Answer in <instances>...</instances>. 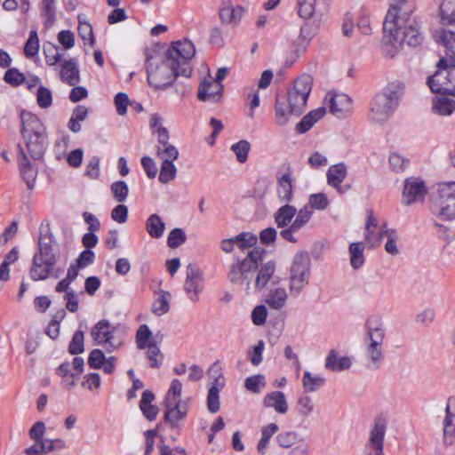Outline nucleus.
I'll return each instance as SVG.
<instances>
[{"label": "nucleus", "mask_w": 455, "mask_h": 455, "mask_svg": "<svg viewBox=\"0 0 455 455\" xmlns=\"http://www.w3.org/2000/svg\"><path fill=\"white\" fill-rule=\"evenodd\" d=\"M195 53V45L188 39L173 43L164 55L147 52L148 84L155 89H164L177 76L188 78L192 74L189 60Z\"/></svg>", "instance_id": "f257e3e1"}, {"label": "nucleus", "mask_w": 455, "mask_h": 455, "mask_svg": "<svg viewBox=\"0 0 455 455\" xmlns=\"http://www.w3.org/2000/svg\"><path fill=\"white\" fill-rule=\"evenodd\" d=\"M264 250L254 248L244 258L237 257L230 266L228 278L235 285L243 288L247 294L262 291L269 283L275 271V264L270 260L259 269Z\"/></svg>", "instance_id": "f03ea898"}, {"label": "nucleus", "mask_w": 455, "mask_h": 455, "mask_svg": "<svg viewBox=\"0 0 455 455\" xmlns=\"http://www.w3.org/2000/svg\"><path fill=\"white\" fill-rule=\"evenodd\" d=\"M313 87V77L303 74L294 80L292 86L287 92L286 100L276 99L275 117L278 125L283 126L291 115H301L306 108Z\"/></svg>", "instance_id": "7ed1b4c3"}, {"label": "nucleus", "mask_w": 455, "mask_h": 455, "mask_svg": "<svg viewBox=\"0 0 455 455\" xmlns=\"http://www.w3.org/2000/svg\"><path fill=\"white\" fill-rule=\"evenodd\" d=\"M405 86L401 81L388 83L369 103L368 120L374 124L387 123L398 108L404 94Z\"/></svg>", "instance_id": "20e7f679"}, {"label": "nucleus", "mask_w": 455, "mask_h": 455, "mask_svg": "<svg viewBox=\"0 0 455 455\" xmlns=\"http://www.w3.org/2000/svg\"><path fill=\"white\" fill-rule=\"evenodd\" d=\"M416 0H390L389 8L385 20L391 29H399L401 26L406 27L411 34L410 43H422L424 36L420 33L421 23L414 15Z\"/></svg>", "instance_id": "39448f33"}, {"label": "nucleus", "mask_w": 455, "mask_h": 455, "mask_svg": "<svg viewBox=\"0 0 455 455\" xmlns=\"http://www.w3.org/2000/svg\"><path fill=\"white\" fill-rule=\"evenodd\" d=\"M20 134L28 154L35 160L42 158L48 145L44 124L35 114L26 110L20 111Z\"/></svg>", "instance_id": "423d86ee"}, {"label": "nucleus", "mask_w": 455, "mask_h": 455, "mask_svg": "<svg viewBox=\"0 0 455 455\" xmlns=\"http://www.w3.org/2000/svg\"><path fill=\"white\" fill-rule=\"evenodd\" d=\"M58 260V250L53 236L41 234L38 240V252L32 259L29 275L33 281H43L49 278Z\"/></svg>", "instance_id": "0eeeda50"}, {"label": "nucleus", "mask_w": 455, "mask_h": 455, "mask_svg": "<svg viewBox=\"0 0 455 455\" xmlns=\"http://www.w3.org/2000/svg\"><path fill=\"white\" fill-rule=\"evenodd\" d=\"M366 335L364 342L365 356L367 359V368L370 370H378L380 368L383 361L382 344L386 335L384 323L380 320L373 321L368 319L365 324Z\"/></svg>", "instance_id": "6e6552de"}, {"label": "nucleus", "mask_w": 455, "mask_h": 455, "mask_svg": "<svg viewBox=\"0 0 455 455\" xmlns=\"http://www.w3.org/2000/svg\"><path fill=\"white\" fill-rule=\"evenodd\" d=\"M431 207L444 220H455V181L437 182L428 188Z\"/></svg>", "instance_id": "1a4fd4ad"}, {"label": "nucleus", "mask_w": 455, "mask_h": 455, "mask_svg": "<svg viewBox=\"0 0 455 455\" xmlns=\"http://www.w3.org/2000/svg\"><path fill=\"white\" fill-rule=\"evenodd\" d=\"M311 276V259L307 251H298L292 258L290 275L289 291L291 296L298 297L309 283Z\"/></svg>", "instance_id": "9d476101"}, {"label": "nucleus", "mask_w": 455, "mask_h": 455, "mask_svg": "<svg viewBox=\"0 0 455 455\" xmlns=\"http://www.w3.org/2000/svg\"><path fill=\"white\" fill-rule=\"evenodd\" d=\"M383 55L386 58L392 59L398 54L404 44L410 47H417L422 43L411 44L410 39L411 34L406 27L401 26L399 29H391L387 27V21L383 23Z\"/></svg>", "instance_id": "9b49d317"}, {"label": "nucleus", "mask_w": 455, "mask_h": 455, "mask_svg": "<svg viewBox=\"0 0 455 455\" xmlns=\"http://www.w3.org/2000/svg\"><path fill=\"white\" fill-rule=\"evenodd\" d=\"M116 327L108 320H100L92 328L91 335L98 345L105 346L108 352L122 347L123 341L114 335Z\"/></svg>", "instance_id": "f8f14e48"}, {"label": "nucleus", "mask_w": 455, "mask_h": 455, "mask_svg": "<svg viewBox=\"0 0 455 455\" xmlns=\"http://www.w3.org/2000/svg\"><path fill=\"white\" fill-rule=\"evenodd\" d=\"M204 287V280L201 269L195 264L187 267L184 291L192 302H197Z\"/></svg>", "instance_id": "ddd939ff"}, {"label": "nucleus", "mask_w": 455, "mask_h": 455, "mask_svg": "<svg viewBox=\"0 0 455 455\" xmlns=\"http://www.w3.org/2000/svg\"><path fill=\"white\" fill-rule=\"evenodd\" d=\"M386 421L383 419H376L370 431L369 440L364 448L365 455H384V437L386 435Z\"/></svg>", "instance_id": "4468645a"}, {"label": "nucleus", "mask_w": 455, "mask_h": 455, "mask_svg": "<svg viewBox=\"0 0 455 455\" xmlns=\"http://www.w3.org/2000/svg\"><path fill=\"white\" fill-rule=\"evenodd\" d=\"M387 224L384 222L380 226L377 218L373 215L371 210L367 212L365 223L364 240L370 248H377L381 244L382 240L386 236L384 230H388Z\"/></svg>", "instance_id": "2eb2a0df"}, {"label": "nucleus", "mask_w": 455, "mask_h": 455, "mask_svg": "<svg viewBox=\"0 0 455 455\" xmlns=\"http://www.w3.org/2000/svg\"><path fill=\"white\" fill-rule=\"evenodd\" d=\"M426 192L425 181L419 178L409 177L404 180L402 203L410 205L423 200Z\"/></svg>", "instance_id": "dca6fc26"}, {"label": "nucleus", "mask_w": 455, "mask_h": 455, "mask_svg": "<svg viewBox=\"0 0 455 455\" xmlns=\"http://www.w3.org/2000/svg\"><path fill=\"white\" fill-rule=\"evenodd\" d=\"M330 112L337 117H345L352 110V100L345 93L330 92L325 96Z\"/></svg>", "instance_id": "f3484780"}, {"label": "nucleus", "mask_w": 455, "mask_h": 455, "mask_svg": "<svg viewBox=\"0 0 455 455\" xmlns=\"http://www.w3.org/2000/svg\"><path fill=\"white\" fill-rule=\"evenodd\" d=\"M292 223L280 232V235L286 241L297 243L298 239L295 234L298 233L310 220L313 215V210L309 206H304L297 213Z\"/></svg>", "instance_id": "a211bd4d"}, {"label": "nucleus", "mask_w": 455, "mask_h": 455, "mask_svg": "<svg viewBox=\"0 0 455 455\" xmlns=\"http://www.w3.org/2000/svg\"><path fill=\"white\" fill-rule=\"evenodd\" d=\"M449 60L445 58H441L436 64V72L428 76V88L434 93H449V82L446 76V72L449 70Z\"/></svg>", "instance_id": "6ab92c4d"}, {"label": "nucleus", "mask_w": 455, "mask_h": 455, "mask_svg": "<svg viewBox=\"0 0 455 455\" xmlns=\"http://www.w3.org/2000/svg\"><path fill=\"white\" fill-rule=\"evenodd\" d=\"M347 175V168L345 164H333L329 167L326 173L327 184L335 188L339 195L345 194L350 188L349 185H342Z\"/></svg>", "instance_id": "aec40b11"}, {"label": "nucleus", "mask_w": 455, "mask_h": 455, "mask_svg": "<svg viewBox=\"0 0 455 455\" xmlns=\"http://www.w3.org/2000/svg\"><path fill=\"white\" fill-rule=\"evenodd\" d=\"M164 419L172 427H178L188 413V405L185 401L164 402Z\"/></svg>", "instance_id": "412c9836"}, {"label": "nucleus", "mask_w": 455, "mask_h": 455, "mask_svg": "<svg viewBox=\"0 0 455 455\" xmlns=\"http://www.w3.org/2000/svg\"><path fill=\"white\" fill-rule=\"evenodd\" d=\"M433 38L438 44L444 47L446 54L444 58L455 63V31L439 28L435 29Z\"/></svg>", "instance_id": "4be33fe9"}, {"label": "nucleus", "mask_w": 455, "mask_h": 455, "mask_svg": "<svg viewBox=\"0 0 455 455\" xmlns=\"http://www.w3.org/2000/svg\"><path fill=\"white\" fill-rule=\"evenodd\" d=\"M222 91V84L214 82L213 78L208 76L199 85L197 98L201 101H218L221 97Z\"/></svg>", "instance_id": "5701e85b"}, {"label": "nucleus", "mask_w": 455, "mask_h": 455, "mask_svg": "<svg viewBox=\"0 0 455 455\" xmlns=\"http://www.w3.org/2000/svg\"><path fill=\"white\" fill-rule=\"evenodd\" d=\"M244 13V8L241 5H234L231 0H224L220 5L219 15L222 23L237 26Z\"/></svg>", "instance_id": "b1692460"}, {"label": "nucleus", "mask_w": 455, "mask_h": 455, "mask_svg": "<svg viewBox=\"0 0 455 455\" xmlns=\"http://www.w3.org/2000/svg\"><path fill=\"white\" fill-rule=\"evenodd\" d=\"M18 147L20 149V153L18 155V164L20 176L27 184L28 188L33 189L37 176V170L32 166L24 148H22L20 145Z\"/></svg>", "instance_id": "393cba45"}, {"label": "nucleus", "mask_w": 455, "mask_h": 455, "mask_svg": "<svg viewBox=\"0 0 455 455\" xmlns=\"http://www.w3.org/2000/svg\"><path fill=\"white\" fill-rule=\"evenodd\" d=\"M449 93H436L432 99V112L441 116H451L455 111V100Z\"/></svg>", "instance_id": "a878e982"}, {"label": "nucleus", "mask_w": 455, "mask_h": 455, "mask_svg": "<svg viewBox=\"0 0 455 455\" xmlns=\"http://www.w3.org/2000/svg\"><path fill=\"white\" fill-rule=\"evenodd\" d=\"M60 76L63 83L75 86L80 82L79 68L76 60L70 59L61 63Z\"/></svg>", "instance_id": "bb28decb"}, {"label": "nucleus", "mask_w": 455, "mask_h": 455, "mask_svg": "<svg viewBox=\"0 0 455 455\" xmlns=\"http://www.w3.org/2000/svg\"><path fill=\"white\" fill-rule=\"evenodd\" d=\"M262 403L267 408H273L279 414H285L289 409L286 396L281 391H273L267 394Z\"/></svg>", "instance_id": "cd10ccee"}, {"label": "nucleus", "mask_w": 455, "mask_h": 455, "mask_svg": "<svg viewBox=\"0 0 455 455\" xmlns=\"http://www.w3.org/2000/svg\"><path fill=\"white\" fill-rule=\"evenodd\" d=\"M224 384L223 377L219 375L215 378L213 384L209 388L207 395V408L212 413H216L220 410V392L223 388Z\"/></svg>", "instance_id": "c85d7f7f"}, {"label": "nucleus", "mask_w": 455, "mask_h": 455, "mask_svg": "<svg viewBox=\"0 0 455 455\" xmlns=\"http://www.w3.org/2000/svg\"><path fill=\"white\" fill-rule=\"evenodd\" d=\"M157 133V146L156 156L167 155L169 157H178L179 151L173 145L169 143V132L166 128H160L156 131Z\"/></svg>", "instance_id": "c756f323"}, {"label": "nucleus", "mask_w": 455, "mask_h": 455, "mask_svg": "<svg viewBox=\"0 0 455 455\" xmlns=\"http://www.w3.org/2000/svg\"><path fill=\"white\" fill-rule=\"evenodd\" d=\"M157 157L162 160L158 180L161 183L166 184L176 177L177 169L173 161L178 157H169L167 155H159Z\"/></svg>", "instance_id": "7c9ffc66"}, {"label": "nucleus", "mask_w": 455, "mask_h": 455, "mask_svg": "<svg viewBox=\"0 0 455 455\" xmlns=\"http://www.w3.org/2000/svg\"><path fill=\"white\" fill-rule=\"evenodd\" d=\"M56 374L61 378V385L68 390L76 385V380L80 376L71 370L69 362L62 363L56 370Z\"/></svg>", "instance_id": "2f4dec72"}, {"label": "nucleus", "mask_w": 455, "mask_h": 455, "mask_svg": "<svg viewBox=\"0 0 455 455\" xmlns=\"http://www.w3.org/2000/svg\"><path fill=\"white\" fill-rule=\"evenodd\" d=\"M351 359L348 356H338L335 350H331L325 360V368L332 371H341L350 368Z\"/></svg>", "instance_id": "473e14b6"}, {"label": "nucleus", "mask_w": 455, "mask_h": 455, "mask_svg": "<svg viewBox=\"0 0 455 455\" xmlns=\"http://www.w3.org/2000/svg\"><path fill=\"white\" fill-rule=\"evenodd\" d=\"M154 400V394L149 390H145L140 402V409L143 415L150 421L154 420L158 413V408L152 403Z\"/></svg>", "instance_id": "72a5a7b5"}, {"label": "nucleus", "mask_w": 455, "mask_h": 455, "mask_svg": "<svg viewBox=\"0 0 455 455\" xmlns=\"http://www.w3.org/2000/svg\"><path fill=\"white\" fill-rule=\"evenodd\" d=\"M297 213V209L290 204L280 207L275 213V221L278 228H286L292 222V219Z\"/></svg>", "instance_id": "f704fd0d"}, {"label": "nucleus", "mask_w": 455, "mask_h": 455, "mask_svg": "<svg viewBox=\"0 0 455 455\" xmlns=\"http://www.w3.org/2000/svg\"><path fill=\"white\" fill-rule=\"evenodd\" d=\"M325 115L324 108H318L310 111L306 115L299 123L296 125V131L299 133H304L311 129V127Z\"/></svg>", "instance_id": "c9c22d12"}, {"label": "nucleus", "mask_w": 455, "mask_h": 455, "mask_svg": "<svg viewBox=\"0 0 455 455\" xmlns=\"http://www.w3.org/2000/svg\"><path fill=\"white\" fill-rule=\"evenodd\" d=\"M39 10L45 28H51L56 20V0H41Z\"/></svg>", "instance_id": "e433bc0d"}, {"label": "nucleus", "mask_w": 455, "mask_h": 455, "mask_svg": "<svg viewBox=\"0 0 455 455\" xmlns=\"http://www.w3.org/2000/svg\"><path fill=\"white\" fill-rule=\"evenodd\" d=\"M288 299L287 291L284 288H275L270 290L266 303L273 309L279 310L285 307Z\"/></svg>", "instance_id": "4c0bfd02"}, {"label": "nucleus", "mask_w": 455, "mask_h": 455, "mask_svg": "<svg viewBox=\"0 0 455 455\" xmlns=\"http://www.w3.org/2000/svg\"><path fill=\"white\" fill-rule=\"evenodd\" d=\"M279 427L275 423H269L264 426L260 430V439L257 444V451L264 455L266 454L271 437L278 431Z\"/></svg>", "instance_id": "58836bf2"}, {"label": "nucleus", "mask_w": 455, "mask_h": 455, "mask_svg": "<svg viewBox=\"0 0 455 455\" xmlns=\"http://www.w3.org/2000/svg\"><path fill=\"white\" fill-rule=\"evenodd\" d=\"M440 23L443 26L455 24V0H443L439 5Z\"/></svg>", "instance_id": "ea45409f"}, {"label": "nucleus", "mask_w": 455, "mask_h": 455, "mask_svg": "<svg viewBox=\"0 0 455 455\" xmlns=\"http://www.w3.org/2000/svg\"><path fill=\"white\" fill-rule=\"evenodd\" d=\"M165 229V223L162 220L159 215L151 214L146 221V230L148 235L155 239L163 236Z\"/></svg>", "instance_id": "a19ab883"}, {"label": "nucleus", "mask_w": 455, "mask_h": 455, "mask_svg": "<svg viewBox=\"0 0 455 455\" xmlns=\"http://www.w3.org/2000/svg\"><path fill=\"white\" fill-rule=\"evenodd\" d=\"M172 295L168 291H160L156 294V298L152 304V313L156 315H163L170 309V301Z\"/></svg>", "instance_id": "79ce46f5"}, {"label": "nucleus", "mask_w": 455, "mask_h": 455, "mask_svg": "<svg viewBox=\"0 0 455 455\" xmlns=\"http://www.w3.org/2000/svg\"><path fill=\"white\" fill-rule=\"evenodd\" d=\"M383 234L386 235L384 238L387 240L384 245L385 251L391 256H397L400 253L398 232L389 228L388 230H384Z\"/></svg>", "instance_id": "37998d69"}, {"label": "nucleus", "mask_w": 455, "mask_h": 455, "mask_svg": "<svg viewBox=\"0 0 455 455\" xmlns=\"http://www.w3.org/2000/svg\"><path fill=\"white\" fill-rule=\"evenodd\" d=\"M325 384V379L305 371L302 377V387L307 393H314Z\"/></svg>", "instance_id": "c03bdc74"}, {"label": "nucleus", "mask_w": 455, "mask_h": 455, "mask_svg": "<svg viewBox=\"0 0 455 455\" xmlns=\"http://www.w3.org/2000/svg\"><path fill=\"white\" fill-rule=\"evenodd\" d=\"M295 410L299 417L307 418L315 411V403L309 395H300L297 399Z\"/></svg>", "instance_id": "a18cd8bd"}, {"label": "nucleus", "mask_w": 455, "mask_h": 455, "mask_svg": "<svg viewBox=\"0 0 455 455\" xmlns=\"http://www.w3.org/2000/svg\"><path fill=\"white\" fill-rule=\"evenodd\" d=\"M277 194L282 201H291L292 198L291 177L289 173H284L278 180Z\"/></svg>", "instance_id": "49530a36"}, {"label": "nucleus", "mask_w": 455, "mask_h": 455, "mask_svg": "<svg viewBox=\"0 0 455 455\" xmlns=\"http://www.w3.org/2000/svg\"><path fill=\"white\" fill-rule=\"evenodd\" d=\"M316 9V0H296L298 15L303 20L314 18Z\"/></svg>", "instance_id": "de8ad7c7"}, {"label": "nucleus", "mask_w": 455, "mask_h": 455, "mask_svg": "<svg viewBox=\"0 0 455 455\" xmlns=\"http://www.w3.org/2000/svg\"><path fill=\"white\" fill-rule=\"evenodd\" d=\"M151 344H155L153 340L152 331L148 326L142 324L136 332V345L139 349H146Z\"/></svg>", "instance_id": "09e8293b"}, {"label": "nucleus", "mask_w": 455, "mask_h": 455, "mask_svg": "<svg viewBox=\"0 0 455 455\" xmlns=\"http://www.w3.org/2000/svg\"><path fill=\"white\" fill-rule=\"evenodd\" d=\"M364 246L362 243H352L349 246L350 263L354 268H359L364 262Z\"/></svg>", "instance_id": "8fccbe9b"}, {"label": "nucleus", "mask_w": 455, "mask_h": 455, "mask_svg": "<svg viewBox=\"0 0 455 455\" xmlns=\"http://www.w3.org/2000/svg\"><path fill=\"white\" fill-rule=\"evenodd\" d=\"M266 379L261 374L248 377L244 380L245 388L254 394H259L266 387Z\"/></svg>", "instance_id": "3c124183"}, {"label": "nucleus", "mask_w": 455, "mask_h": 455, "mask_svg": "<svg viewBox=\"0 0 455 455\" xmlns=\"http://www.w3.org/2000/svg\"><path fill=\"white\" fill-rule=\"evenodd\" d=\"M388 163L390 168L397 173L403 172L410 165V160L398 153H391Z\"/></svg>", "instance_id": "603ef678"}, {"label": "nucleus", "mask_w": 455, "mask_h": 455, "mask_svg": "<svg viewBox=\"0 0 455 455\" xmlns=\"http://www.w3.org/2000/svg\"><path fill=\"white\" fill-rule=\"evenodd\" d=\"M250 149L251 144L245 140H239L231 146V150L235 155L237 161L241 164L247 161Z\"/></svg>", "instance_id": "864d4df0"}, {"label": "nucleus", "mask_w": 455, "mask_h": 455, "mask_svg": "<svg viewBox=\"0 0 455 455\" xmlns=\"http://www.w3.org/2000/svg\"><path fill=\"white\" fill-rule=\"evenodd\" d=\"M308 29L309 28L307 25L302 26L300 28L299 36L294 43V51L298 56L302 54L306 51L307 44L313 36V34L310 33Z\"/></svg>", "instance_id": "5fc2aeb1"}, {"label": "nucleus", "mask_w": 455, "mask_h": 455, "mask_svg": "<svg viewBox=\"0 0 455 455\" xmlns=\"http://www.w3.org/2000/svg\"><path fill=\"white\" fill-rule=\"evenodd\" d=\"M44 53L45 56V62L49 66L56 65L62 59L60 48L52 44L44 45Z\"/></svg>", "instance_id": "6e6d98bb"}, {"label": "nucleus", "mask_w": 455, "mask_h": 455, "mask_svg": "<svg viewBox=\"0 0 455 455\" xmlns=\"http://www.w3.org/2000/svg\"><path fill=\"white\" fill-rule=\"evenodd\" d=\"M235 241L236 242V246L241 249L242 251H244L246 249H250L253 247L257 243L258 238L255 235L249 233V232H243L235 236Z\"/></svg>", "instance_id": "4d7b16f0"}, {"label": "nucleus", "mask_w": 455, "mask_h": 455, "mask_svg": "<svg viewBox=\"0 0 455 455\" xmlns=\"http://www.w3.org/2000/svg\"><path fill=\"white\" fill-rule=\"evenodd\" d=\"M111 193L118 203H123L127 199L129 188L127 184L123 180H118L111 184Z\"/></svg>", "instance_id": "13d9d810"}, {"label": "nucleus", "mask_w": 455, "mask_h": 455, "mask_svg": "<svg viewBox=\"0 0 455 455\" xmlns=\"http://www.w3.org/2000/svg\"><path fill=\"white\" fill-rule=\"evenodd\" d=\"M330 204L327 196L323 193L312 194L309 196L308 204L305 206H309L310 209H315L319 211L325 210Z\"/></svg>", "instance_id": "bf43d9fd"}, {"label": "nucleus", "mask_w": 455, "mask_h": 455, "mask_svg": "<svg viewBox=\"0 0 455 455\" xmlns=\"http://www.w3.org/2000/svg\"><path fill=\"white\" fill-rule=\"evenodd\" d=\"M39 39L35 30L30 31L29 36L24 46V53L28 58H32L38 53Z\"/></svg>", "instance_id": "052dcab7"}, {"label": "nucleus", "mask_w": 455, "mask_h": 455, "mask_svg": "<svg viewBox=\"0 0 455 455\" xmlns=\"http://www.w3.org/2000/svg\"><path fill=\"white\" fill-rule=\"evenodd\" d=\"M147 348V358L152 368L159 367L163 363L164 355L156 344H151Z\"/></svg>", "instance_id": "680f3d73"}, {"label": "nucleus", "mask_w": 455, "mask_h": 455, "mask_svg": "<svg viewBox=\"0 0 455 455\" xmlns=\"http://www.w3.org/2000/svg\"><path fill=\"white\" fill-rule=\"evenodd\" d=\"M187 235L182 228L172 229L167 238V244L170 248H177L186 242Z\"/></svg>", "instance_id": "e2e57ef3"}, {"label": "nucleus", "mask_w": 455, "mask_h": 455, "mask_svg": "<svg viewBox=\"0 0 455 455\" xmlns=\"http://www.w3.org/2000/svg\"><path fill=\"white\" fill-rule=\"evenodd\" d=\"M36 101L41 108H48L52 103V92L44 86H39L36 92Z\"/></svg>", "instance_id": "0e129e2a"}, {"label": "nucleus", "mask_w": 455, "mask_h": 455, "mask_svg": "<svg viewBox=\"0 0 455 455\" xmlns=\"http://www.w3.org/2000/svg\"><path fill=\"white\" fill-rule=\"evenodd\" d=\"M182 391V383L175 379L172 381L170 388L165 395L164 402H180Z\"/></svg>", "instance_id": "69168bd1"}, {"label": "nucleus", "mask_w": 455, "mask_h": 455, "mask_svg": "<svg viewBox=\"0 0 455 455\" xmlns=\"http://www.w3.org/2000/svg\"><path fill=\"white\" fill-rule=\"evenodd\" d=\"M443 426H455V396H450L447 400Z\"/></svg>", "instance_id": "338daca9"}, {"label": "nucleus", "mask_w": 455, "mask_h": 455, "mask_svg": "<svg viewBox=\"0 0 455 455\" xmlns=\"http://www.w3.org/2000/svg\"><path fill=\"white\" fill-rule=\"evenodd\" d=\"M442 444L445 449L455 444V426H443Z\"/></svg>", "instance_id": "774afa93"}]
</instances>
